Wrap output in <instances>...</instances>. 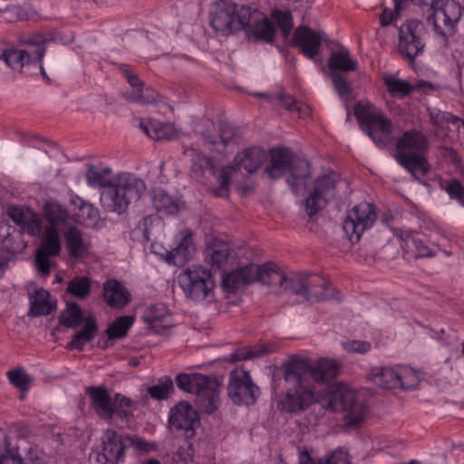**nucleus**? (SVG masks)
Instances as JSON below:
<instances>
[{
	"mask_svg": "<svg viewBox=\"0 0 464 464\" xmlns=\"http://www.w3.org/2000/svg\"><path fill=\"white\" fill-rule=\"evenodd\" d=\"M152 202L158 212L174 215L179 211L177 202L162 189L154 192Z\"/></svg>",
	"mask_w": 464,
	"mask_h": 464,
	"instance_id": "nucleus-41",
	"label": "nucleus"
},
{
	"mask_svg": "<svg viewBox=\"0 0 464 464\" xmlns=\"http://www.w3.org/2000/svg\"><path fill=\"white\" fill-rule=\"evenodd\" d=\"M272 18L276 22L283 38H288L294 26L291 13L287 11L275 10L272 13Z\"/></svg>",
	"mask_w": 464,
	"mask_h": 464,
	"instance_id": "nucleus-51",
	"label": "nucleus"
},
{
	"mask_svg": "<svg viewBox=\"0 0 464 464\" xmlns=\"http://www.w3.org/2000/svg\"><path fill=\"white\" fill-rule=\"evenodd\" d=\"M441 188L451 198L464 205V187L459 180L456 179H448L441 184Z\"/></svg>",
	"mask_w": 464,
	"mask_h": 464,
	"instance_id": "nucleus-55",
	"label": "nucleus"
},
{
	"mask_svg": "<svg viewBox=\"0 0 464 464\" xmlns=\"http://www.w3.org/2000/svg\"><path fill=\"white\" fill-rule=\"evenodd\" d=\"M383 81L387 92L393 98H405L413 91V87L407 81L394 75H386L383 77Z\"/></svg>",
	"mask_w": 464,
	"mask_h": 464,
	"instance_id": "nucleus-38",
	"label": "nucleus"
},
{
	"mask_svg": "<svg viewBox=\"0 0 464 464\" xmlns=\"http://www.w3.org/2000/svg\"><path fill=\"white\" fill-rule=\"evenodd\" d=\"M424 24L414 19L406 21L399 29L398 52L410 63L424 51Z\"/></svg>",
	"mask_w": 464,
	"mask_h": 464,
	"instance_id": "nucleus-13",
	"label": "nucleus"
},
{
	"mask_svg": "<svg viewBox=\"0 0 464 464\" xmlns=\"http://www.w3.org/2000/svg\"><path fill=\"white\" fill-rule=\"evenodd\" d=\"M268 353H270V350L266 345H261L258 347L245 346L235 350L226 360L230 362H237L244 360L261 357L265 354H267Z\"/></svg>",
	"mask_w": 464,
	"mask_h": 464,
	"instance_id": "nucleus-43",
	"label": "nucleus"
},
{
	"mask_svg": "<svg viewBox=\"0 0 464 464\" xmlns=\"http://www.w3.org/2000/svg\"><path fill=\"white\" fill-rule=\"evenodd\" d=\"M65 244L71 258H83L89 252L90 244L83 238L82 232L71 226L65 233Z\"/></svg>",
	"mask_w": 464,
	"mask_h": 464,
	"instance_id": "nucleus-29",
	"label": "nucleus"
},
{
	"mask_svg": "<svg viewBox=\"0 0 464 464\" xmlns=\"http://www.w3.org/2000/svg\"><path fill=\"white\" fill-rule=\"evenodd\" d=\"M290 293L309 302L329 301L335 298V288L317 274H298L292 276Z\"/></svg>",
	"mask_w": 464,
	"mask_h": 464,
	"instance_id": "nucleus-10",
	"label": "nucleus"
},
{
	"mask_svg": "<svg viewBox=\"0 0 464 464\" xmlns=\"http://www.w3.org/2000/svg\"><path fill=\"white\" fill-rule=\"evenodd\" d=\"M22 461L17 449H7L6 453L0 457V464H22Z\"/></svg>",
	"mask_w": 464,
	"mask_h": 464,
	"instance_id": "nucleus-63",
	"label": "nucleus"
},
{
	"mask_svg": "<svg viewBox=\"0 0 464 464\" xmlns=\"http://www.w3.org/2000/svg\"><path fill=\"white\" fill-rule=\"evenodd\" d=\"M294 159L293 152L289 149H273L265 171L270 179H279L290 170Z\"/></svg>",
	"mask_w": 464,
	"mask_h": 464,
	"instance_id": "nucleus-24",
	"label": "nucleus"
},
{
	"mask_svg": "<svg viewBox=\"0 0 464 464\" xmlns=\"http://www.w3.org/2000/svg\"><path fill=\"white\" fill-rule=\"evenodd\" d=\"M44 212L45 218L50 223L49 227H55L57 231L66 225L69 218L66 209L55 201H47Z\"/></svg>",
	"mask_w": 464,
	"mask_h": 464,
	"instance_id": "nucleus-36",
	"label": "nucleus"
},
{
	"mask_svg": "<svg viewBox=\"0 0 464 464\" xmlns=\"http://www.w3.org/2000/svg\"><path fill=\"white\" fill-rule=\"evenodd\" d=\"M145 181L130 173H121L110 179L107 188L101 193V205L108 212L124 213L129 206L137 202L146 192Z\"/></svg>",
	"mask_w": 464,
	"mask_h": 464,
	"instance_id": "nucleus-2",
	"label": "nucleus"
},
{
	"mask_svg": "<svg viewBox=\"0 0 464 464\" xmlns=\"http://www.w3.org/2000/svg\"><path fill=\"white\" fill-rule=\"evenodd\" d=\"M126 101L140 104L153 103L157 101L158 93L151 88H141L123 94Z\"/></svg>",
	"mask_w": 464,
	"mask_h": 464,
	"instance_id": "nucleus-47",
	"label": "nucleus"
},
{
	"mask_svg": "<svg viewBox=\"0 0 464 464\" xmlns=\"http://www.w3.org/2000/svg\"><path fill=\"white\" fill-rule=\"evenodd\" d=\"M9 382L22 391H27L33 381L24 369H14L7 372Z\"/></svg>",
	"mask_w": 464,
	"mask_h": 464,
	"instance_id": "nucleus-54",
	"label": "nucleus"
},
{
	"mask_svg": "<svg viewBox=\"0 0 464 464\" xmlns=\"http://www.w3.org/2000/svg\"><path fill=\"white\" fill-rule=\"evenodd\" d=\"M235 169L232 166H225L221 169L218 177V187L212 190L216 197H227L229 192L230 180Z\"/></svg>",
	"mask_w": 464,
	"mask_h": 464,
	"instance_id": "nucleus-49",
	"label": "nucleus"
},
{
	"mask_svg": "<svg viewBox=\"0 0 464 464\" xmlns=\"http://www.w3.org/2000/svg\"><path fill=\"white\" fill-rule=\"evenodd\" d=\"M34 214V212L32 209L25 207H11L8 209L10 218L20 227L27 222Z\"/></svg>",
	"mask_w": 464,
	"mask_h": 464,
	"instance_id": "nucleus-56",
	"label": "nucleus"
},
{
	"mask_svg": "<svg viewBox=\"0 0 464 464\" xmlns=\"http://www.w3.org/2000/svg\"><path fill=\"white\" fill-rule=\"evenodd\" d=\"M179 389L195 395V402L204 412L211 414L220 404L222 383L201 373H179L175 378Z\"/></svg>",
	"mask_w": 464,
	"mask_h": 464,
	"instance_id": "nucleus-3",
	"label": "nucleus"
},
{
	"mask_svg": "<svg viewBox=\"0 0 464 464\" xmlns=\"http://www.w3.org/2000/svg\"><path fill=\"white\" fill-rule=\"evenodd\" d=\"M239 140L238 130L233 126H223L220 130V141L227 146Z\"/></svg>",
	"mask_w": 464,
	"mask_h": 464,
	"instance_id": "nucleus-60",
	"label": "nucleus"
},
{
	"mask_svg": "<svg viewBox=\"0 0 464 464\" xmlns=\"http://www.w3.org/2000/svg\"><path fill=\"white\" fill-rule=\"evenodd\" d=\"M336 186V175L331 173L319 177L314 181V190L305 202L306 213L312 217L322 210L330 198H334Z\"/></svg>",
	"mask_w": 464,
	"mask_h": 464,
	"instance_id": "nucleus-17",
	"label": "nucleus"
},
{
	"mask_svg": "<svg viewBox=\"0 0 464 464\" xmlns=\"http://www.w3.org/2000/svg\"><path fill=\"white\" fill-rule=\"evenodd\" d=\"M212 164L211 160L206 157H198L197 160H195L190 168L191 176L197 179L202 178L204 173V169L207 167H210Z\"/></svg>",
	"mask_w": 464,
	"mask_h": 464,
	"instance_id": "nucleus-61",
	"label": "nucleus"
},
{
	"mask_svg": "<svg viewBox=\"0 0 464 464\" xmlns=\"http://www.w3.org/2000/svg\"><path fill=\"white\" fill-rule=\"evenodd\" d=\"M173 381L169 377H166L164 380H160V383L150 386L148 388V393L151 398L156 400H165L168 398L169 393L173 391Z\"/></svg>",
	"mask_w": 464,
	"mask_h": 464,
	"instance_id": "nucleus-53",
	"label": "nucleus"
},
{
	"mask_svg": "<svg viewBox=\"0 0 464 464\" xmlns=\"http://www.w3.org/2000/svg\"><path fill=\"white\" fill-rule=\"evenodd\" d=\"M97 333L98 326L95 320L91 316L87 317L82 329L72 335L71 342L67 344V348L69 350L82 351L86 343H91L95 338Z\"/></svg>",
	"mask_w": 464,
	"mask_h": 464,
	"instance_id": "nucleus-31",
	"label": "nucleus"
},
{
	"mask_svg": "<svg viewBox=\"0 0 464 464\" xmlns=\"http://www.w3.org/2000/svg\"><path fill=\"white\" fill-rule=\"evenodd\" d=\"M376 219L375 206L368 202H362L348 212L343 228L352 243L358 242L362 233L371 228Z\"/></svg>",
	"mask_w": 464,
	"mask_h": 464,
	"instance_id": "nucleus-14",
	"label": "nucleus"
},
{
	"mask_svg": "<svg viewBox=\"0 0 464 464\" xmlns=\"http://www.w3.org/2000/svg\"><path fill=\"white\" fill-rule=\"evenodd\" d=\"M462 15V6L456 0H445L441 6H435L428 12L426 23L430 26L440 44L447 48L450 38L457 32V24Z\"/></svg>",
	"mask_w": 464,
	"mask_h": 464,
	"instance_id": "nucleus-6",
	"label": "nucleus"
},
{
	"mask_svg": "<svg viewBox=\"0 0 464 464\" xmlns=\"http://www.w3.org/2000/svg\"><path fill=\"white\" fill-rule=\"evenodd\" d=\"M25 57L29 64L37 65L42 75L46 78L45 71L42 65V60L45 53V40L42 36L31 37L24 42Z\"/></svg>",
	"mask_w": 464,
	"mask_h": 464,
	"instance_id": "nucleus-32",
	"label": "nucleus"
},
{
	"mask_svg": "<svg viewBox=\"0 0 464 464\" xmlns=\"http://www.w3.org/2000/svg\"><path fill=\"white\" fill-rule=\"evenodd\" d=\"M85 392L90 397L91 408L101 420L111 421L116 415L128 421L133 415L134 402L121 393L112 398L104 386H88Z\"/></svg>",
	"mask_w": 464,
	"mask_h": 464,
	"instance_id": "nucleus-5",
	"label": "nucleus"
},
{
	"mask_svg": "<svg viewBox=\"0 0 464 464\" xmlns=\"http://www.w3.org/2000/svg\"><path fill=\"white\" fill-rule=\"evenodd\" d=\"M249 17L246 15L244 23V30L251 34L255 40L265 43H272L275 35V27L272 22L261 12L249 6Z\"/></svg>",
	"mask_w": 464,
	"mask_h": 464,
	"instance_id": "nucleus-19",
	"label": "nucleus"
},
{
	"mask_svg": "<svg viewBox=\"0 0 464 464\" xmlns=\"http://www.w3.org/2000/svg\"><path fill=\"white\" fill-rule=\"evenodd\" d=\"M398 388L402 390L414 389L419 384L418 373L408 367H398Z\"/></svg>",
	"mask_w": 464,
	"mask_h": 464,
	"instance_id": "nucleus-50",
	"label": "nucleus"
},
{
	"mask_svg": "<svg viewBox=\"0 0 464 464\" xmlns=\"http://www.w3.org/2000/svg\"><path fill=\"white\" fill-rule=\"evenodd\" d=\"M62 246L59 232L55 227H46L41 245L36 250L34 264L38 272L43 276H49L53 265L51 258L58 256Z\"/></svg>",
	"mask_w": 464,
	"mask_h": 464,
	"instance_id": "nucleus-15",
	"label": "nucleus"
},
{
	"mask_svg": "<svg viewBox=\"0 0 464 464\" xmlns=\"http://www.w3.org/2000/svg\"><path fill=\"white\" fill-rule=\"evenodd\" d=\"M22 229L31 236H35L41 231V223L39 219L36 218L35 214L33 215L31 218L24 225H22Z\"/></svg>",
	"mask_w": 464,
	"mask_h": 464,
	"instance_id": "nucleus-64",
	"label": "nucleus"
},
{
	"mask_svg": "<svg viewBox=\"0 0 464 464\" xmlns=\"http://www.w3.org/2000/svg\"><path fill=\"white\" fill-rule=\"evenodd\" d=\"M61 324L68 328H76L84 322L81 307L76 303H67V307L59 315Z\"/></svg>",
	"mask_w": 464,
	"mask_h": 464,
	"instance_id": "nucleus-40",
	"label": "nucleus"
},
{
	"mask_svg": "<svg viewBox=\"0 0 464 464\" xmlns=\"http://www.w3.org/2000/svg\"><path fill=\"white\" fill-rule=\"evenodd\" d=\"M102 295L107 304L111 308H122L131 299L129 290L116 279H109L103 284Z\"/></svg>",
	"mask_w": 464,
	"mask_h": 464,
	"instance_id": "nucleus-26",
	"label": "nucleus"
},
{
	"mask_svg": "<svg viewBox=\"0 0 464 464\" xmlns=\"http://www.w3.org/2000/svg\"><path fill=\"white\" fill-rule=\"evenodd\" d=\"M169 425L170 430L182 431L187 439H191L200 425L199 415L188 402L180 401L170 409Z\"/></svg>",
	"mask_w": 464,
	"mask_h": 464,
	"instance_id": "nucleus-16",
	"label": "nucleus"
},
{
	"mask_svg": "<svg viewBox=\"0 0 464 464\" xmlns=\"http://www.w3.org/2000/svg\"><path fill=\"white\" fill-rule=\"evenodd\" d=\"M325 409L335 412H343L345 425L357 427L364 419L366 408L358 402L355 394L350 390L336 389L326 400Z\"/></svg>",
	"mask_w": 464,
	"mask_h": 464,
	"instance_id": "nucleus-12",
	"label": "nucleus"
},
{
	"mask_svg": "<svg viewBox=\"0 0 464 464\" xmlns=\"http://www.w3.org/2000/svg\"><path fill=\"white\" fill-rule=\"evenodd\" d=\"M334 89L341 97L348 96L352 92L350 82L339 72H328Z\"/></svg>",
	"mask_w": 464,
	"mask_h": 464,
	"instance_id": "nucleus-57",
	"label": "nucleus"
},
{
	"mask_svg": "<svg viewBox=\"0 0 464 464\" xmlns=\"http://www.w3.org/2000/svg\"><path fill=\"white\" fill-rule=\"evenodd\" d=\"M412 246L415 250V257H431L435 256V253L425 244L424 241L417 238H413L411 241Z\"/></svg>",
	"mask_w": 464,
	"mask_h": 464,
	"instance_id": "nucleus-62",
	"label": "nucleus"
},
{
	"mask_svg": "<svg viewBox=\"0 0 464 464\" xmlns=\"http://www.w3.org/2000/svg\"><path fill=\"white\" fill-rule=\"evenodd\" d=\"M229 256L230 248L228 245L224 243L217 244L207 249L205 261L212 268L220 269L227 264Z\"/></svg>",
	"mask_w": 464,
	"mask_h": 464,
	"instance_id": "nucleus-37",
	"label": "nucleus"
},
{
	"mask_svg": "<svg viewBox=\"0 0 464 464\" xmlns=\"http://www.w3.org/2000/svg\"><path fill=\"white\" fill-rule=\"evenodd\" d=\"M324 34L314 32L305 25L298 26L293 34L292 45L298 47L301 53L314 59L320 52Z\"/></svg>",
	"mask_w": 464,
	"mask_h": 464,
	"instance_id": "nucleus-21",
	"label": "nucleus"
},
{
	"mask_svg": "<svg viewBox=\"0 0 464 464\" xmlns=\"http://www.w3.org/2000/svg\"><path fill=\"white\" fill-rule=\"evenodd\" d=\"M267 155L259 148H250L238 153L235 159L237 167L247 173L256 172L266 160Z\"/></svg>",
	"mask_w": 464,
	"mask_h": 464,
	"instance_id": "nucleus-28",
	"label": "nucleus"
},
{
	"mask_svg": "<svg viewBox=\"0 0 464 464\" xmlns=\"http://www.w3.org/2000/svg\"><path fill=\"white\" fill-rule=\"evenodd\" d=\"M110 173V169H97L92 165H89L85 178L90 186L103 187L105 188L110 181V179H107Z\"/></svg>",
	"mask_w": 464,
	"mask_h": 464,
	"instance_id": "nucleus-48",
	"label": "nucleus"
},
{
	"mask_svg": "<svg viewBox=\"0 0 464 464\" xmlns=\"http://www.w3.org/2000/svg\"><path fill=\"white\" fill-rule=\"evenodd\" d=\"M429 121L437 128H444L448 123H451L458 130L463 126L464 120L451 114L449 111H442L438 109L428 108Z\"/></svg>",
	"mask_w": 464,
	"mask_h": 464,
	"instance_id": "nucleus-39",
	"label": "nucleus"
},
{
	"mask_svg": "<svg viewBox=\"0 0 464 464\" xmlns=\"http://www.w3.org/2000/svg\"><path fill=\"white\" fill-rule=\"evenodd\" d=\"M141 318L147 327L158 334H165L174 326L172 314L164 304L150 305Z\"/></svg>",
	"mask_w": 464,
	"mask_h": 464,
	"instance_id": "nucleus-20",
	"label": "nucleus"
},
{
	"mask_svg": "<svg viewBox=\"0 0 464 464\" xmlns=\"http://www.w3.org/2000/svg\"><path fill=\"white\" fill-rule=\"evenodd\" d=\"M246 15L249 17V6H241L220 0L216 3L210 13V25L216 34L226 36L244 28Z\"/></svg>",
	"mask_w": 464,
	"mask_h": 464,
	"instance_id": "nucleus-9",
	"label": "nucleus"
},
{
	"mask_svg": "<svg viewBox=\"0 0 464 464\" xmlns=\"http://www.w3.org/2000/svg\"><path fill=\"white\" fill-rule=\"evenodd\" d=\"M396 160L412 176H425L430 169L426 159L421 155L428 149L426 137L420 131H405L396 142Z\"/></svg>",
	"mask_w": 464,
	"mask_h": 464,
	"instance_id": "nucleus-4",
	"label": "nucleus"
},
{
	"mask_svg": "<svg viewBox=\"0 0 464 464\" xmlns=\"http://www.w3.org/2000/svg\"><path fill=\"white\" fill-rule=\"evenodd\" d=\"M102 450L98 454L100 464H118L124 459L122 438L115 430L108 429L102 438Z\"/></svg>",
	"mask_w": 464,
	"mask_h": 464,
	"instance_id": "nucleus-22",
	"label": "nucleus"
},
{
	"mask_svg": "<svg viewBox=\"0 0 464 464\" xmlns=\"http://www.w3.org/2000/svg\"><path fill=\"white\" fill-rule=\"evenodd\" d=\"M286 391L280 401L281 411L299 414L316 402L314 383L328 382L338 372L335 361L321 358L313 362L308 357L292 355L282 365Z\"/></svg>",
	"mask_w": 464,
	"mask_h": 464,
	"instance_id": "nucleus-1",
	"label": "nucleus"
},
{
	"mask_svg": "<svg viewBox=\"0 0 464 464\" xmlns=\"http://www.w3.org/2000/svg\"><path fill=\"white\" fill-rule=\"evenodd\" d=\"M28 315L31 317L49 315L56 308L50 301V293L43 287H36L34 292L28 294Z\"/></svg>",
	"mask_w": 464,
	"mask_h": 464,
	"instance_id": "nucleus-27",
	"label": "nucleus"
},
{
	"mask_svg": "<svg viewBox=\"0 0 464 464\" xmlns=\"http://www.w3.org/2000/svg\"><path fill=\"white\" fill-rule=\"evenodd\" d=\"M77 216L81 219V222L87 226H92L99 220L100 213L92 204L82 202L79 206Z\"/></svg>",
	"mask_w": 464,
	"mask_h": 464,
	"instance_id": "nucleus-52",
	"label": "nucleus"
},
{
	"mask_svg": "<svg viewBox=\"0 0 464 464\" xmlns=\"http://www.w3.org/2000/svg\"><path fill=\"white\" fill-rule=\"evenodd\" d=\"M309 162L304 159L295 158L290 170V177L287 182L295 193H299L305 187L306 180L309 178Z\"/></svg>",
	"mask_w": 464,
	"mask_h": 464,
	"instance_id": "nucleus-33",
	"label": "nucleus"
},
{
	"mask_svg": "<svg viewBox=\"0 0 464 464\" xmlns=\"http://www.w3.org/2000/svg\"><path fill=\"white\" fill-rule=\"evenodd\" d=\"M134 316L122 315L117 318L106 330L108 339L123 338L134 323Z\"/></svg>",
	"mask_w": 464,
	"mask_h": 464,
	"instance_id": "nucleus-42",
	"label": "nucleus"
},
{
	"mask_svg": "<svg viewBox=\"0 0 464 464\" xmlns=\"http://www.w3.org/2000/svg\"><path fill=\"white\" fill-rule=\"evenodd\" d=\"M156 247L155 244L152 245L153 251L164 258L168 264L181 266L191 259L195 251L193 233L188 228L181 230L176 236L175 246L170 250L166 249L160 253L156 250Z\"/></svg>",
	"mask_w": 464,
	"mask_h": 464,
	"instance_id": "nucleus-18",
	"label": "nucleus"
},
{
	"mask_svg": "<svg viewBox=\"0 0 464 464\" xmlns=\"http://www.w3.org/2000/svg\"><path fill=\"white\" fill-rule=\"evenodd\" d=\"M140 127L148 137L155 140H169L176 136L170 124L158 121H141Z\"/></svg>",
	"mask_w": 464,
	"mask_h": 464,
	"instance_id": "nucleus-34",
	"label": "nucleus"
},
{
	"mask_svg": "<svg viewBox=\"0 0 464 464\" xmlns=\"http://www.w3.org/2000/svg\"><path fill=\"white\" fill-rule=\"evenodd\" d=\"M371 380L382 389L398 388V368L377 367L372 369Z\"/></svg>",
	"mask_w": 464,
	"mask_h": 464,
	"instance_id": "nucleus-35",
	"label": "nucleus"
},
{
	"mask_svg": "<svg viewBox=\"0 0 464 464\" xmlns=\"http://www.w3.org/2000/svg\"><path fill=\"white\" fill-rule=\"evenodd\" d=\"M299 464H350V461L348 453L342 449H337L326 458L324 463H315L307 452H304L300 456Z\"/></svg>",
	"mask_w": 464,
	"mask_h": 464,
	"instance_id": "nucleus-46",
	"label": "nucleus"
},
{
	"mask_svg": "<svg viewBox=\"0 0 464 464\" xmlns=\"http://www.w3.org/2000/svg\"><path fill=\"white\" fill-rule=\"evenodd\" d=\"M256 275V264L251 263L223 275L222 285L226 290L234 292L254 283Z\"/></svg>",
	"mask_w": 464,
	"mask_h": 464,
	"instance_id": "nucleus-25",
	"label": "nucleus"
},
{
	"mask_svg": "<svg viewBox=\"0 0 464 464\" xmlns=\"http://www.w3.org/2000/svg\"><path fill=\"white\" fill-rule=\"evenodd\" d=\"M178 283L188 299L202 302L213 295L216 283L211 271L202 266H191L178 276Z\"/></svg>",
	"mask_w": 464,
	"mask_h": 464,
	"instance_id": "nucleus-7",
	"label": "nucleus"
},
{
	"mask_svg": "<svg viewBox=\"0 0 464 464\" xmlns=\"http://www.w3.org/2000/svg\"><path fill=\"white\" fill-rule=\"evenodd\" d=\"M342 346L349 353L360 354L367 353L372 348L371 343L362 340H347L342 343Z\"/></svg>",
	"mask_w": 464,
	"mask_h": 464,
	"instance_id": "nucleus-59",
	"label": "nucleus"
},
{
	"mask_svg": "<svg viewBox=\"0 0 464 464\" xmlns=\"http://www.w3.org/2000/svg\"><path fill=\"white\" fill-rule=\"evenodd\" d=\"M0 12L6 14L5 19L9 23L27 20L26 12L19 5H9L5 7L0 6Z\"/></svg>",
	"mask_w": 464,
	"mask_h": 464,
	"instance_id": "nucleus-58",
	"label": "nucleus"
},
{
	"mask_svg": "<svg viewBox=\"0 0 464 464\" xmlns=\"http://www.w3.org/2000/svg\"><path fill=\"white\" fill-rule=\"evenodd\" d=\"M66 291L72 296L83 300L91 293V280L87 276H75L69 281Z\"/></svg>",
	"mask_w": 464,
	"mask_h": 464,
	"instance_id": "nucleus-44",
	"label": "nucleus"
},
{
	"mask_svg": "<svg viewBox=\"0 0 464 464\" xmlns=\"http://www.w3.org/2000/svg\"><path fill=\"white\" fill-rule=\"evenodd\" d=\"M256 276L255 282L259 281L264 285L278 286L284 291L290 292L292 285V277L286 275L274 263H266L264 265H256Z\"/></svg>",
	"mask_w": 464,
	"mask_h": 464,
	"instance_id": "nucleus-23",
	"label": "nucleus"
},
{
	"mask_svg": "<svg viewBox=\"0 0 464 464\" xmlns=\"http://www.w3.org/2000/svg\"><path fill=\"white\" fill-rule=\"evenodd\" d=\"M227 392L228 398L238 406L254 405L261 394L250 372L243 368H235L229 372Z\"/></svg>",
	"mask_w": 464,
	"mask_h": 464,
	"instance_id": "nucleus-11",
	"label": "nucleus"
},
{
	"mask_svg": "<svg viewBox=\"0 0 464 464\" xmlns=\"http://www.w3.org/2000/svg\"><path fill=\"white\" fill-rule=\"evenodd\" d=\"M25 53L23 49H6L1 53L0 59L13 70L21 72L24 66L30 65L26 61Z\"/></svg>",
	"mask_w": 464,
	"mask_h": 464,
	"instance_id": "nucleus-45",
	"label": "nucleus"
},
{
	"mask_svg": "<svg viewBox=\"0 0 464 464\" xmlns=\"http://www.w3.org/2000/svg\"><path fill=\"white\" fill-rule=\"evenodd\" d=\"M353 113L362 130L379 146H385L388 136L392 133V122L372 103L357 102Z\"/></svg>",
	"mask_w": 464,
	"mask_h": 464,
	"instance_id": "nucleus-8",
	"label": "nucleus"
},
{
	"mask_svg": "<svg viewBox=\"0 0 464 464\" xmlns=\"http://www.w3.org/2000/svg\"><path fill=\"white\" fill-rule=\"evenodd\" d=\"M328 72H348L357 70L358 63L353 60L347 48L342 46L339 50L334 51L328 59Z\"/></svg>",
	"mask_w": 464,
	"mask_h": 464,
	"instance_id": "nucleus-30",
	"label": "nucleus"
}]
</instances>
